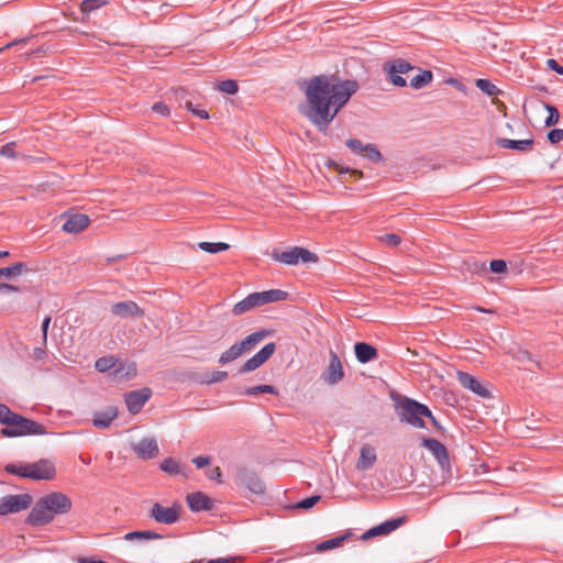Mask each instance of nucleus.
<instances>
[{"instance_id":"7c9ffc66","label":"nucleus","mask_w":563,"mask_h":563,"mask_svg":"<svg viewBox=\"0 0 563 563\" xmlns=\"http://www.w3.org/2000/svg\"><path fill=\"white\" fill-rule=\"evenodd\" d=\"M255 307H258V306H257V303H255L254 296L252 292L247 297H245L243 300L236 302L233 306L232 313L234 316H241Z\"/></svg>"},{"instance_id":"774afa93","label":"nucleus","mask_w":563,"mask_h":563,"mask_svg":"<svg viewBox=\"0 0 563 563\" xmlns=\"http://www.w3.org/2000/svg\"><path fill=\"white\" fill-rule=\"evenodd\" d=\"M79 459L85 464H90V462H91L90 457H85L84 455H80Z\"/></svg>"},{"instance_id":"c03bdc74","label":"nucleus","mask_w":563,"mask_h":563,"mask_svg":"<svg viewBox=\"0 0 563 563\" xmlns=\"http://www.w3.org/2000/svg\"><path fill=\"white\" fill-rule=\"evenodd\" d=\"M321 499V496L319 495H312L308 498H305L300 501H298L296 505H295V508H298V509H310L312 508L319 500Z\"/></svg>"},{"instance_id":"20e7f679","label":"nucleus","mask_w":563,"mask_h":563,"mask_svg":"<svg viewBox=\"0 0 563 563\" xmlns=\"http://www.w3.org/2000/svg\"><path fill=\"white\" fill-rule=\"evenodd\" d=\"M395 402V412L399 421L417 429L426 428V422L421 415L429 412V407L406 396H398Z\"/></svg>"},{"instance_id":"7ed1b4c3","label":"nucleus","mask_w":563,"mask_h":563,"mask_svg":"<svg viewBox=\"0 0 563 563\" xmlns=\"http://www.w3.org/2000/svg\"><path fill=\"white\" fill-rule=\"evenodd\" d=\"M0 423L4 426L0 430V435L3 438L43 435L47 433L44 424L12 411L4 404H0Z\"/></svg>"},{"instance_id":"e433bc0d","label":"nucleus","mask_w":563,"mask_h":563,"mask_svg":"<svg viewBox=\"0 0 563 563\" xmlns=\"http://www.w3.org/2000/svg\"><path fill=\"white\" fill-rule=\"evenodd\" d=\"M199 249L211 254H216L219 252H223L229 250L230 245L223 242H200L198 244Z\"/></svg>"},{"instance_id":"2f4dec72","label":"nucleus","mask_w":563,"mask_h":563,"mask_svg":"<svg viewBox=\"0 0 563 563\" xmlns=\"http://www.w3.org/2000/svg\"><path fill=\"white\" fill-rule=\"evenodd\" d=\"M162 534L154 532V531H132L128 532L124 536V540L126 541H134V540H158L162 539Z\"/></svg>"},{"instance_id":"13d9d810","label":"nucleus","mask_w":563,"mask_h":563,"mask_svg":"<svg viewBox=\"0 0 563 563\" xmlns=\"http://www.w3.org/2000/svg\"><path fill=\"white\" fill-rule=\"evenodd\" d=\"M389 81L397 87H405L407 81L400 76V74H388Z\"/></svg>"},{"instance_id":"ddd939ff","label":"nucleus","mask_w":563,"mask_h":563,"mask_svg":"<svg viewBox=\"0 0 563 563\" xmlns=\"http://www.w3.org/2000/svg\"><path fill=\"white\" fill-rule=\"evenodd\" d=\"M407 521V517H398L386 520L371 529H368L365 533H363L362 539L367 540L369 538L378 537V536H387L390 532L395 531L399 527H401Z\"/></svg>"},{"instance_id":"cd10ccee","label":"nucleus","mask_w":563,"mask_h":563,"mask_svg":"<svg viewBox=\"0 0 563 563\" xmlns=\"http://www.w3.org/2000/svg\"><path fill=\"white\" fill-rule=\"evenodd\" d=\"M113 376L119 379H131L137 374V368L135 363H129V364H120L113 371Z\"/></svg>"},{"instance_id":"423d86ee","label":"nucleus","mask_w":563,"mask_h":563,"mask_svg":"<svg viewBox=\"0 0 563 563\" xmlns=\"http://www.w3.org/2000/svg\"><path fill=\"white\" fill-rule=\"evenodd\" d=\"M234 482L239 487H244L256 495L264 494L265 492V484L263 481L255 472L246 467H239L235 471Z\"/></svg>"},{"instance_id":"bf43d9fd","label":"nucleus","mask_w":563,"mask_h":563,"mask_svg":"<svg viewBox=\"0 0 563 563\" xmlns=\"http://www.w3.org/2000/svg\"><path fill=\"white\" fill-rule=\"evenodd\" d=\"M32 357L35 361H43V360H45L47 357V353H46L45 346L43 345V347H34L33 352H32Z\"/></svg>"},{"instance_id":"58836bf2","label":"nucleus","mask_w":563,"mask_h":563,"mask_svg":"<svg viewBox=\"0 0 563 563\" xmlns=\"http://www.w3.org/2000/svg\"><path fill=\"white\" fill-rule=\"evenodd\" d=\"M29 468V463H10L7 464L4 471L9 474H13L23 478H26V473Z\"/></svg>"},{"instance_id":"6e6d98bb","label":"nucleus","mask_w":563,"mask_h":563,"mask_svg":"<svg viewBox=\"0 0 563 563\" xmlns=\"http://www.w3.org/2000/svg\"><path fill=\"white\" fill-rule=\"evenodd\" d=\"M192 463L196 465L197 468H202L211 464V457L210 456H196L192 459Z\"/></svg>"},{"instance_id":"aec40b11","label":"nucleus","mask_w":563,"mask_h":563,"mask_svg":"<svg viewBox=\"0 0 563 563\" xmlns=\"http://www.w3.org/2000/svg\"><path fill=\"white\" fill-rule=\"evenodd\" d=\"M377 460L376 450L369 444H364L360 450V457L356 462V470L367 471L373 467Z\"/></svg>"},{"instance_id":"f8f14e48","label":"nucleus","mask_w":563,"mask_h":563,"mask_svg":"<svg viewBox=\"0 0 563 563\" xmlns=\"http://www.w3.org/2000/svg\"><path fill=\"white\" fill-rule=\"evenodd\" d=\"M421 446L426 448L432 453L442 470L450 468L449 451L439 440L432 438H423Z\"/></svg>"},{"instance_id":"4468645a","label":"nucleus","mask_w":563,"mask_h":563,"mask_svg":"<svg viewBox=\"0 0 563 563\" xmlns=\"http://www.w3.org/2000/svg\"><path fill=\"white\" fill-rule=\"evenodd\" d=\"M459 383L464 387L473 391L475 395L482 398L492 397L487 386L484 385L479 379L466 372H457Z\"/></svg>"},{"instance_id":"4c0bfd02","label":"nucleus","mask_w":563,"mask_h":563,"mask_svg":"<svg viewBox=\"0 0 563 563\" xmlns=\"http://www.w3.org/2000/svg\"><path fill=\"white\" fill-rule=\"evenodd\" d=\"M476 87L484 93H486L487 96H497L500 90L499 88H497L496 85H494L490 80L488 79H477L476 80Z\"/></svg>"},{"instance_id":"69168bd1","label":"nucleus","mask_w":563,"mask_h":563,"mask_svg":"<svg viewBox=\"0 0 563 563\" xmlns=\"http://www.w3.org/2000/svg\"><path fill=\"white\" fill-rule=\"evenodd\" d=\"M344 172H351L353 175L357 176V177H361L362 176V172L361 170H356V169H350L349 167H346L344 170L342 169L341 173H344Z\"/></svg>"},{"instance_id":"09e8293b","label":"nucleus","mask_w":563,"mask_h":563,"mask_svg":"<svg viewBox=\"0 0 563 563\" xmlns=\"http://www.w3.org/2000/svg\"><path fill=\"white\" fill-rule=\"evenodd\" d=\"M14 148H15L14 142L7 143L3 146H1L0 155L3 157H7V158H14L16 156Z\"/></svg>"},{"instance_id":"dca6fc26","label":"nucleus","mask_w":563,"mask_h":563,"mask_svg":"<svg viewBox=\"0 0 563 563\" xmlns=\"http://www.w3.org/2000/svg\"><path fill=\"white\" fill-rule=\"evenodd\" d=\"M344 377L342 363L338 354L333 351L330 352V363L323 374L324 380L330 385L340 383Z\"/></svg>"},{"instance_id":"c9c22d12","label":"nucleus","mask_w":563,"mask_h":563,"mask_svg":"<svg viewBox=\"0 0 563 563\" xmlns=\"http://www.w3.org/2000/svg\"><path fill=\"white\" fill-rule=\"evenodd\" d=\"M264 393L278 395L277 388L274 387L273 385H257V386L249 387L241 394L245 395V396H256V395L264 394Z\"/></svg>"},{"instance_id":"9d476101","label":"nucleus","mask_w":563,"mask_h":563,"mask_svg":"<svg viewBox=\"0 0 563 563\" xmlns=\"http://www.w3.org/2000/svg\"><path fill=\"white\" fill-rule=\"evenodd\" d=\"M55 466L48 460H40L33 463H29L26 478L34 481H51L55 477Z\"/></svg>"},{"instance_id":"f704fd0d","label":"nucleus","mask_w":563,"mask_h":563,"mask_svg":"<svg viewBox=\"0 0 563 563\" xmlns=\"http://www.w3.org/2000/svg\"><path fill=\"white\" fill-rule=\"evenodd\" d=\"M24 271H27L26 264L23 262H18L12 266L0 268V277L4 276L7 278H12L21 275Z\"/></svg>"},{"instance_id":"f257e3e1","label":"nucleus","mask_w":563,"mask_h":563,"mask_svg":"<svg viewBox=\"0 0 563 563\" xmlns=\"http://www.w3.org/2000/svg\"><path fill=\"white\" fill-rule=\"evenodd\" d=\"M301 89L306 104L299 107L300 113L325 134L330 123L358 90V82L342 80L335 75H318L307 79Z\"/></svg>"},{"instance_id":"680f3d73","label":"nucleus","mask_w":563,"mask_h":563,"mask_svg":"<svg viewBox=\"0 0 563 563\" xmlns=\"http://www.w3.org/2000/svg\"><path fill=\"white\" fill-rule=\"evenodd\" d=\"M208 477L210 479L217 481L218 483H221L222 482V479H221L222 472H221L220 467L217 466V467L210 470L208 472Z\"/></svg>"},{"instance_id":"f03ea898","label":"nucleus","mask_w":563,"mask_h":563,"mask_svg":"<svg viewBox=\"0 0 563 563\" xmlns=\"http://www.w3.org/2000/svg\"><path fill=\"white\" fill-rule=\"evenodd\" d=\"M71 499L62 492H53L38 498L30 511L25 522L33 527H42L51 523L55 516L70 511Z\"/></svg>"},{"instance_id":"412c9836","label":"nucleus","mask_w":563,"mask_h":563,"mask_svg":"<svg viewBox=\"0 0 563 563\" xmlns=\"http://www.w3.org/2000/svg\"><path fill=\"white\" fill-rule=\"evenodd\" d=\"M354 353L356 360L362 363H368L378 358V351L376 347L366 342H356L354 344Z\"/></svg>"},{"instance_id":"473e14b6","label":"nucleus","mask_w":563,"mask_h":563,"mask_svg":"<svg viewBox=\"0 0 563 563\" xmlns=\"http://www.w3.org/2000/svg\"><path fill=\"white\" fill-rule=\"evenodd\" d=\"M432 78L433 74L430 70H420V73L410 80V86L413 89H421L430 84Z\"/></svg>"},{"instance_id":"39448f33","label":"nucleus","mask_w":563,"mask_h":563,"mask_svg":"<svg viewBox=\"0 0 563 563\" xmlns=\"http://www.w3.org/2000/svg\"><path fill=\"white\" fill-rule=\"evenodd\" d=\"M271 256L274 261L286 265H297L299 262L309 263L318 261V256L314 253L300 246H294L288 251L274 249Z\"/></svg>"},{"instance_id":"3c124183","label":"nucleus","mask_w":563,"mask_h":563,"mask_svg":"<svg viewBox=\"0 0 563 563\" xmlns=\"http://www.w3.org/2000/svg\"><path fill=\"white\" fill-rule=\"evenodd\" d=\"M517 358L522 364L530 362L536 365V367L541 368V364L537 361H533L531 353L528 351H520Z\"/></svg>"},{"instance_id":"0eeeda50","label":"nucleus","mask_w":563,"mask_h":563,"mask_svg":"<svg viewBox=\"0 0 563 563\" xmlns=\"http://www.w3.org/2000/svg\"><path fill=\"white\" fill-rule=\"evenodd\" d=\"M33 498L30 494L7 495L0 498V516L20 512L32 505Z\"/></svg>"},{"instance_id":"4d7b16f0","label":"nucleus","mask_w":563,"mask_h":563,"mask_svg":"<svg viewBox=\"0 0 563 563\" xmlns=\"http://www.w3.org/2000/svg\"><path fill=\"white\" fill-rule=\"evenodd\" d=\"M186 108L189 109L196 117L200 119H208L209 114L206 110L202 109H194L191 101H186Z\"/></svg>"},{"instance_id":"bb28decb","label":"nucleus","mask_w":563,"mask_h":563,"mask_svg":"<svg viewBox=\"0 0 563 563\" xmlns=\"http://www.w3.org/2000/svg\"><path fill=\"white\" fill-rule=\"evenodd\" d=\"M159 468L170 476H177V475L185 474V466H183L174 457H167V459L163 460L159 464Z\"/></svg>"},{"instance_id":"603ef678","label":"nucleus","mask_w":563,"mask_h":563,"mask_svg":"<svg viewBox=\"0 0 563 563\" xmlns=\"http://www.w3.org/2000/svg\"><path fill=\"white\" fill-rule=\"evenodd\" d=\"M51 321H52L51 316H46L44 318V320L42 321L41 332H42V343L44 346H46V343H47V332H48Z\"/></svg>"},{"instance_id":"8fccbe9b","label":"nucleus","mask_w":563,"mask_h":563,"mask_svg":"<svg viewBox=\"0 0 563 563\" xmlns=\"http://www.w3.org/2000/svg\"><path fill=\"white\" fill-rule=\"evenodd\" d=\"M547 137L550 143L556 144L563 141V130L562 129H553L548 132Z\"/></svg>"},{"instance_id":"6e6552de","label":"nucleus","mask_w":563,"mask_h":563,"mask_svg":"<svg viewBox=\"0 0 563 563\" xmlns=\"http://www.w3.org/2000/svg\"><path fill=\"white\" fill-rule=\"evenodd\" d=\"M181 506L174 503L170 507H165L159 503H154L150 517L158 523L174 525L179 520Z\"/></svg>"},{"instance_id":"864d4df0","label":"nucleus","mask_w":563,"mask_h":563,"mask_svg":"<svg viewBox=\"0 0 563 563\" xmlns=\"http://www.w3.org/2000/svg\"><path fill=\"white\" fill-rule=\"evenodd\" d=\"M380 240L391 246H397L401 242V238L395 233H387L383 235Z\"/></svg>"},{"instance_id":"4be33fe9","label":"nucleus","mask_w":563,"mask_h":563,"mask_svg":"<svg viewBox=\"0 0 563 563\" xmlns=\"http://www.w3.org/2000/svg\"><path fill=\"white\" fill-rule=\"evenodd\" d=\"M119 410L114 406H110L102 411H97L93 415L92 423L98 429H107L112 421L118 417Z\"/></svg>"},{"instance_id":"f3484780","label":"nucleus","mask_w":563,"mask_h":563,"mask_svg":"<svg viewBox=\"0 0 563 563\" xmlns=\"http://www.w3.org/2000/svg\"><path fill=\"white\" fill-rule=\"evenodd\" d=\"M186 500L189 509L194 512L210 511L214 507L213 500L201 492L188 494Z\"/></svg>"},{"instance_id":"de8ad7c7","label":"nucleus","mask_w":563,"mask_h":563,"mask_svg":"<svg viewBox=\"0 0 563 563\" xmlns=\"http://www.w3.org/2000/svg\"><path fill=\"white\" fill-rule=\"evenodd\" d=\"M228 377V372H224V371H214L212 372L211 376L207 379L203 380V383L206 384H214V383H219V382H222L224 379H227Z\"/></svg>"},{"instance_id":"393cba45","label":"nucleus","mask_w":563,"mask_h":563,"mask_svg":"<svg viewBox=\"0 0 563 563\" xmlns=\"http://www.w3.org/2000/svg\"><path fill=\"white\" fill-rule=\"evenodd\" d=\"M271 334H272L271 330L262 329V330L251 333L250 335H247L245 339H243L242 341H240L238 343L240 344L241 349H243V351L246 353V352L251 351L252 349H254V346L256 344H258L262 340H264L266 336H268Z\"/></svg>"},{"instance_id":"a211bd4d","label":"nucleus","mask_w":563,"mask_h":563,"mask_svg":"<svg viewBox=\"0 0 563 563\" xmlns=\"http://www.w3.org/2000/svg\"><path fill=\"white\" fill-rule=\"evenodd\" d=\"M140 459L151 460L158 455L159 449L154 438H143L137 444L132 446Z\"/></svg>"},{"instance_id":"72a5a7b5","label":"nucleus","mask_w":563,"mask_h":563,"mask_svg":"<svg viewBox=\"0 0 563 563\" xmlns=\"http://www.w3.org/2000/svg\"><path fill=\"white\" fill-rule=\"evenodd\" d=\"M118 358L113 355L99 357L95 363V368L100 373H106L111 368L115 369Z\"/></svg>"},{"instance_id":"338daca9","label":"nucleus","mask_w":563,"mask_h":563,"mask_svg":"<svg viewBox=\"0 0 563 563\" xmlns=\"http://www.w3.org/2000/svg\"><path fill=\"white\" fill-rule=\"evenodd\" d=\"M80 563H106V562H103L101 560L96 561V560H90V559H81Z\"/></svg>"},{"instance_id":"e2e57ef3","label":"nucleus","mask_w":563,"mask_h":563,"mask_svg":"<svg viewBox=\"0 0 563 563\" xmlns=\"http://www.w3.org/2000/svg\"><path fill=\"white\" fill-rule=\"evenodd\" d=\"M2 285H3L2 291L3 290H5V291H19L20 290V288L18 286H14L11 284L3 283Z\"/></svg>"},{"instance_id":"0e129e2a","label":"nucleus","mask_w":563,"mask_h":563,"mask_svg":"<svg viewBox=\"0 0 563 563\" xmlns=\"http://www.w3.org/2000/svg\"><path fill=\"white\" fill-rule=\"evenodd\" d=\"M432 423V426L437 429V430H443V427L441 426V423L438 421V419L434 417L431 419L430 421Z\"/></svg>"},{"instance_id":"2eb2a0df","label":"nucleus","mask_w":563,"mask_h":563,"mask_svg":"<svg viewBox=\"0 0 563 563\" xmlns=\"http://www.w3.org/2000/svg\"><path fill=\"white\" fill-rule=\"evenodd\" d=\"M111 313L121 319L140 318L144 316V310L132 300L115 302L111 306Z\"/></svg>"},{"instance_id":"5fc2aeb1","label":"nucleus","mask_w":563,"mask_h":563,"mask_svg":"<svg viewBox=\"0 0 563 563\" xmlns=\"http://www.w3.org/2000/svg\"><path fill=\"white\" fill-rule=\"evenodd\" d=\"M152 110L155 113L161 114L162 117H168L169 113H170L169 108L164 102H156V103H154L153 107H152Z\"/></svg>"},{"instance_id":"a18cd8bd","label":"nucleus","mask_w":563,"mask_h":563,"mask_svg":"<svg viewBox=\"0 0 563 563\" xmlns=\"http://www.w3.org/2000/svg\"><path fill=\"white\" fill-rule=\"evenodd\" d=\"M346 146L354 153V154H363L366 147V144L364 145L360 140L357 139H350L346 141Z\"/></svg>"},{"instance_id":"6ab92c4d","label":"nucleus","mask_w":563,"mask_h":563,"mask_svg":"<svg viewBox=\"0 0 563 563\" xmlns=\"http://www.w3.org/2000/svg\"><path fill=\"white\" fill-rule=\"evenodd\" d=\"M90 223L87 214L75 213L67 218L63 224V230L67 233H79L84 231Z\"/></svg>"},{"instance_id":"052dcab7","label":"nucleus","mask_w":563,"mask_h":563,"mask_svg":"<svg viewBox=\"0 0 563 563\" xmlns=\"http://www.w3.org/2000/svg\"><path fill=\"white\" fill-rule=\"evenodd\" d=\"M547 65L551 70L563 76V66H561L558 60H555L553 58H549L547 60Z\"/></svg>"},{"instance_id":"ea45409f","label":"nucleus","mask_w":563,"mask_h":563,"mask_svg":"<svg viewBox=\"0 0 563 563\" xmlns=\"http://www.w3.org/2000/svg\"><path fill=\"white\" fill-rule=\"evenodd\" d=\"M543 104H544L545 110L549 112L548 117L544 120L545 126L555 125L560 120L559 110L550 103L544 102Z\"/></svg>"},{"instance_id":"c85d7f7f","label":"nucleus","mask_w":563,"mask_h":563,"mask_svg":"<svg viewBox=\"0 0 563 563\" xmlns=\"http://www.w3.org/2000/svg\"><path fill=\"white\" fill-rule=\"evenodd\" d=\"M352 536L351 532H347V533H344L342 536H339V537H335V538H332V539H329V540H325V541H322L320 542L317 547H316V550L318 552H324V551H328V550H331V549H334V548H338L340 547L346 539H349L350 537Z\"/></svg>"},{"instance_id":"b1692460","label":"nucleus","mask_w":563,"mask_h":563,"mask_svg":"<svg viewBox=\"0 0 563 563\" xmlns=\"http://www.w3.org/2000/svg\"><path fill=\"white\" fill-rule=\"evenodd\" d=\"M496 144L503 148L516 150L518 152L525 153V152H530L533 150L534 141H533V139L510 140V139L499 137L496 140Z\"/></svg>"},{"instance_id":"5701e85b","label":"nucleus","mask_w":563,"mask_h":563,"mask_svg":"<svg viewBox=\"0 0 563 563\" xmlns=\"http://www.w3.org/2000/svg\"><path fill=\"white\" fill-rule=\"evenodd\" d=\"M255 303L263 306L269 302L283 301L288 297V292L280 289H269L261 292H253Z\"/></svg>"},{"instance_id":"79ce46f5","label":"nucleus","mask_w":563,"mask_h":563,"mask_svg":"<svg viewBox=\"0 0 563 563\" xmlns=\"http://www.w3.org/2000/svg\"><path fill=\"white\" fill-rule=\"evenodd\" d=\"M218 89L228 95H235L239 91V85L232 79L222 80L218 84Z\"/></svg>"},{"instance_id":"9b49d317","label":"nucleus","mask_w":563,"mask_h":563,"mask_svg":"<svg viewBox=\"0 0 563 563\" xmlns=\"http://www.w3.org/2000/svg\"><path fill=\"white\" fill-rule=\"evenodd\" d=\"M151 396L152 389L148 387L126 393L124 395V400L129 412L132 415L139 413Z\"/></svg>"},{"instance_id":"1a4fd4ad","label":"nucleus","mask_w":563,"mask_h":563,"mask_svg":"<svg viewBox=\"0 0 563 563\" xmlns=\"http://www.w3.org/2000/svg\"><path fill=\"white\" fill-rule=\"evenodd\" d=\"M276 343L265 344L256 354L249 358L240 368L239 374L251 373L266 363L275 353Z\"/></svg>"},{"instance_id":"37998d69","label":"nucleus","mask_w":563,"mask_h":563,"mask_svg":"<svg viewBox=\"0 0 563 563\" xmlns=\"http://www.w3.org/2000/svg\"><path fill=\"white\" fill-rule=\"evenodd\" d=\"M104 3L106 2L101 1V0H84L80 3V10L82 13H90V12L99 9Z\"/></svg>"},{"instance_id":"a878e982","label":"nucleus","mask_w":563,"mask_h":563,"mask_svg":"<svg viewBox=\"0 0 563 563\" xmlns=\"http://www.w3.org/2000/svg\"><path fill=\"white\" fill-rule=\"evenodd\" d=\"M384 69L388 74H400V75H404V74H407L410 70H412L413 66L409 62H407L406 59L398 58V59H394L391 62L386 63L384 65Z\"/></svg>"},{"instance_id":"c756f323","label":"nucleus","mask_w":563,"mask_h":563,"mask_svg":"<svg viewBox=\"0 0 563 563\" xmlns=\"http://www.w3.org/2000/svg\"><path fill=\"white\" fill-rule=\"evenodd\" d=\"M244 353L243 349H241L240 344L236 342L220 355L219 363L222 365L228 364L235 361Z\"/></svg>"},{"instance_id":"49530a36","label":"nucleus","mask_w":563,"mask_h":563,"mask_svg":"<svg viewBox=\"0 0 563 563\" xmlns=\"http://www.w3.org/2000/svg\"><path fill=\"white\" fill-rule=\"evenodd\" d=\"M489 268L493 273L501 274L507 271V263L504 260H493L489 263Z\"/></svg>"},{"instance_id":"a19ab883","label":"nucleus","mask_w":563,"mask_h":563,"mask_svg":"<svg viewBox=\"0 0 563 563\" xmlns=\"http://www.w3.org/2000/svg\"><path fill=\"white\" fill-rule=\"evenodd\" d=\"M364 156L373 163L383 161V155L375 144H366Z\"/></svg>"}]
</instances>
